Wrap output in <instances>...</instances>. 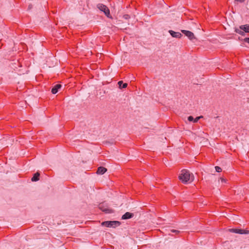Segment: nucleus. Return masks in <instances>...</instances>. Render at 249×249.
<instances>
[{"label": "nucleus", "instance_id": "nucleus-1", "mask_svg": "<svg viewBox=\"0 0 249 249\" xmlns=\"http://www.w3.org/2000/svg\"><path fill=\"white\" fill-rule=\"evenodd\" d=\"M179 179L183 183H185L190 180H191V181H193L194 177L193 175H191L190 172L188 170L184 169L181 171L179 176Z\"/></svg>", "mask_w": 249, "mask_h": 249}, {"label": "nucleus", "instance_id": "nucleus-2", "mask_svg": "<svg viewBox=\"0 0 249 249\" xmlns=\"http://www.w3.org/2000/svg\"><path fill=\"white\" fill-rule=\"evenodd\" d=\"M97 7L101 11L104 12L107 17L112 18L110 14V11L107 6L102 3H99L97 4Z\"/></svg>", "mask_w": 249, "mask_h": 249}, {"label": "nucleus", "instance_id": "nucleus-3", "mask_svg": "<svg viewBox=\"0 0 249 249\" xmlns=\"http://www.w3.org/2000/svg\"><path fill=\"white\" fill-rule=\"evenodd\" d=\"M121 223L118 221H107L102 222V225L107 227L115 228L120 226Z\"/></svg>", "mask_w": 249, "mask_h": 249}, {"label": "nucleus", "instance_id": "nucleus-4", "mask_svg": "<svg viewBox=\"0 0 249 249\" xmlns=\"http://www.w3.org/2000/svg\"><path fill=\"white\" fill-rule=\"evenodd\" d=\"M229 231L231 232H234L236 233H239V234H249V231L248 230H245L242 229H231L229 230Z\"/></svg>", "mask_w": 249, "mask_h": 249}, {"label": "nucleus", "instance_id": "nucleus-5", "mask_svg": "<svg viewBox=\"0 0 249 249\" xmlns=\"http://www.w3.org/2000/svg\"><path fill=\"white\" fill-rule=\"evenodd\" d=\"M181 32L185 34V35L187 36L190 40H192L195 38L194 34L189 31L182 30Z\"/></svg>", "mask_w": 249, "mask_h": 249}, {"label": "nucleus", "instance_id": "nucleus-6", "mask_svg": "<svg viewBox=\"0 0 249 249\" xmlns=\"http://www.w3.org/2000/svg\"><path fill=\"white\" fill-rule=\"evenodd\" d=\"M169 33L173 37L180 38L182 36V35L179 32H176L172 30H169Z\"/></svg>", "mask_w": 249, "mask_h": 249}, {"label": "nucleus", "instance_id": "nucleus-7", "mask_svg": "<svg viewBox=\"0 0 249 249\" xmlns=\"http://www.w3.org/2000/svg\"><path fill=\"white\" fill-rule=\"evenodd\" d=\"M62 87V85L60 84H57L55 85L52 89V92L53 94H55L56 93L58 89H60Z\"/></svg>", "mask_w": 249, "mask_h": 249}, {"label": "nucleus", "instance_id": "nucleus-8", "mask_svg": "<svg viewBox=\"0 0 249 249\" xmlns=\"http://www.w3.org/2000/svg\"><path fill=\"white\" fill-rule=\"evenodd\" d=\"M134 216L132 213L129 212L125 213L122 217V219H127L132 218Z\"/></svg>", "mask_w": 249, "mask_h": 249}, {"label": "nucleus", "instance_id": "nucleus-9", "mask_svg": "<svg viewBox=\"0 0 249 249\" xmlns=\"http://www.w3.org/2000/svg\"><path fill=\"white\" fill-rule=\"evenodd\" d=\"M107 171V169L102 166L99 167L98 168L97 171V174H100V175H103L105 172H106Z\"/></svg>", "mask_w": 249, "mask_h": 249}, {"label": "nucleus", "instance_id": "nucleus-10", "mask_svg": "<svg viewBox=\"0 0 249 249\" xmlns=\"http://www.w3.org/2000/svg\"><path fill=\"white\" fill-rule=\"evenodd\" d=\"M240 29H242L246 33H249V24L241 25Z\"/></svg>", "mask_w": 249, "mask_h": 249}, {"label": "nucleus", "instance_id": "nucleus-11", "mask_svg": "<svg viewBox=\"0 0 249 249\" xmlns=\"http://www.w3.org/2000/svg\"><path fill=\"white\" fill-rule=\"evenodd\" d=\"M39 174L36 173L34 174L33 177L32 178L31 180L32 181H36L39 180Z\"/></svg>", "mask_w": 249, "mask_h": 249}, {"label": "nucleus", "instance_id": "nucleus-12", "mask_svg": "<svg viewBox=\"0 0 249 249\" xmlns=\"http://www.w3.org/2000/svg\"><path fill=\"white\" fill-rule=\"evenodd\" d=\"M118 84L119 86V87L121 88H125L127 87V84L126 83H123L122 81H120L118 82Z\"/></svg>", "mask_w": 249, "mask_h": 249}, {"label": "nucleus", "instance_id": "nucleus-13", "mask_svg": "<svg viewBox=\"0 0 249 249\" xmlns=\"http://www.w3.org/2000/svg\"><path fill=\"white\" fill-rule=\"evenodd\" d=\"M99 208L102 210L103 212H106V213H111V210L108 208H103L102 207V205L100 204L99 206Z\"/></svg>", "mask_w": 249, "mask_h": 249}, {"label": "nucleus", "instance_id": "nucleus-14", "mask_svg": "<svg viewBox=\"0 0 249 249\" xmlns=\"http://www.w3.org/2000/svg\"><path fill=\"white\" fill-rule=\"evenodd\" d=\"M242 29H240V26L239 28H235V32L242 36H244L245 34L244 32L242 31Z\"/></svg>", "mask_w": 249, "mask_h": 249}, {"label": "nucleus", "instance_id": "nucleus-15", "mask_svg": "<svg viewBox=\"0 0 249 249\" xmlns=\"http://www.w3.org/2000/svg\"><path fill=\"white\" fill-rule=\"evenodd\" d=\"M88 0H81L82 4L83 5V9L85 8L86 6H87Z\"/></svg>", "mask_w": 249, "mask_h": 249}, {"label": "nucleus", "instance_id": "nucleus-16", "mask_svg": "<svg viewBox=\"0 0 249 249\" xmlns=\"http://www.w3.org/2000/svg\"><path fill=\"white\" fill-rule=\"evenodd\" d=\"M215 169L216 172H221L222 171L221 168L219 166H215Z\"/></svg>", "mask_w": 249, "mask_h": 249}, {"label": "nucleus", "instance_id": "nucleus-17", "mask_svg": "<svg viewBox=\"0 0 249 249\" xmlns=\"http://www.w3.org/2000/svg\"><path fill=\"white\" fill-rule=\"evenodd\" d=\"M202 116H199L196 118L195 119H194V122L196 123L199 120V119L201 118H202Z\"/></svg>", "mask_w": 249, "mask_h": 249}, {"label": "nucleus", "instance_id": "nucleus-18", "mask_svg": "<svg viewBox=\"0 0 249 249\" xmlns=\"http://www.w3.org/2000/svg\"><path fill=\"white\" fill-rule=\"evenodd\" d=\"M123 18H124L125 19H128L130 18V16H129V15H128L127 14L124 15L123 16Z\"/></svg>", "mask_w": 249, "mask_h": 249}, {"label": "nucleus", "instance_id": "nucleus-19", "mask_svg": "<svg viewBox=\"0 0 249 249\" xmlns=\"http://www.w3.org/2000/svg\"><path fill=\"white\" fill-rule=\"evenodd\" d=\"M188 120L190 122L194 121V118L192 116H190L188 118Z\"/></svg>", "mask_w": 249, "mask_h": 249}, {"label": "nucleus", "instance_id": "nucleus-20", "mask_svg": "<svg viewBox=\"0 0 249 249\" xmlns=\"http://www.w3.org/2000/svg\"><path fill=\"white\" fill-rule=\"evenodd\" d=\"M245 0H234V3H236L238 2L242 3V2H244Z\"/></svg>", "mask_w": 249, "mask_h": 249}, {"label": "nucleus", "instance_id": "nucleus-21", "mask_svg": "<svg viewBox=\"0 0 249 249\" xmlns=\"http://www.w3.org/2000/svg\"><path fill=\"white\" fill-rule=\"evenodd\" d=\"M244 41L249 43V37H246L244 39Z\"/></svg>", "mask_w": 249, "mask_h": 249}, {"label": "nucleus", "instance_id": "nucleus-22", "mask_svg": "<svg viewBox=\"0 0 249 249\" xmlns=\"http://www.w3.org/2000/svg\"><path fill=\"white\" fill-rule=\"evenodd\" d=\"M220 180H221V181L222 182H226V179H224V178H220Z\"/></svg>", "mask_w": 249, "mask_h": 249}, {"label": "nucleus", "instance_id": "nucleus-23", "mask_svg": "<svg viewBox=\"0 0 249 249\" xmlns=\"http://www.w3.org/2000/svg\"><path fill=\"white\" fill-rule=\"evenodd\" d=\"M171 231L173 232H176H176H178V231H176V230H172Z\"/></svg>", "mask_w": 249, "mask_h": 249}, {"label": "nucleus", "instance_id": "nucleus-24", "mask_svg": "<svg viewBox=\"0 0 249 249\" xmlns=\"http://www.w3.org/2000/svg\"><path fill=\"white\" fill-rule=\"evenodd\" d=\"M32 8V6L31 5H29V9H31Z\"/></svg>", "mask_w": 249, "mask_h": 249}]
</instances>
